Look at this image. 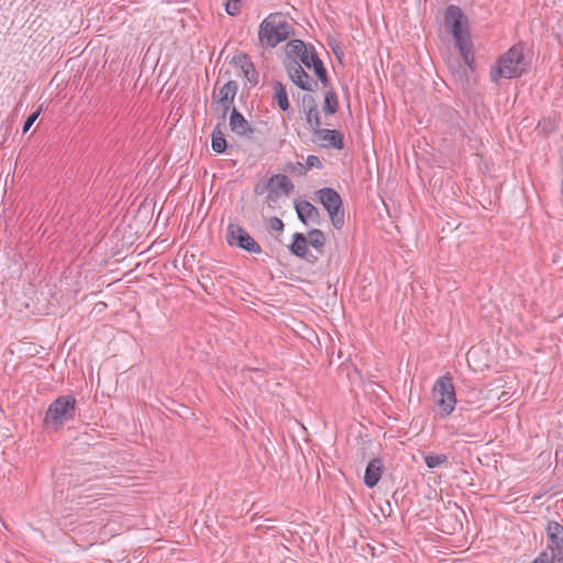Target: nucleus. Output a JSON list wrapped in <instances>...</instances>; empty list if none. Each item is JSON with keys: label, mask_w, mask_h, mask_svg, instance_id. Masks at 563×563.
I'll use <instances>...</instances> for the list:
<instances>
[{"label": "nucleus", "mask_w": 563, "mask_h": 563, "mask_svg": "<svg viewBox=\"0 0 563 563\" xmlns=\"http://www.w3.org/2000/svg\"><path fill=\"white\" fill-rule=\"evenodd\" d=\"M444 23L450 29L455 45L465 64L464 67H466L471 73H474L476 69V64L473 51V42L470 32L463 29V25L467 23V19L462 9L455 4H450L445 9Z\"/></svg>", "instance_id": "nucleus-1"}, {"label": "nucleus", "mask_w": 563, "mask_h": 563, "mask_svg": "<svg viewBox=\"0 0 563 563\" xmlns=\"http://www.w3.org/2000/svg\"><path fill=\"white\" fill-rule=\"evenodd\" d=\"M527 63L521 44L511 46L507 52L501 54L496 64L490 67L489 77L495 85L499 84L501 78L512 79L519 78L528 71Z\"/></svg>", "instance_id": "nucleus-2"}, {"label": "nucleus", "mask_w": 563, "mask_h": 563, "mask_svg": "<svg viewBox=\"0 0 563 563\" xmlns=\"http://www.w3.org/2000/svg\"><path fill=\"white\" fill-rule=\"evenodd\" d=\"M292 33V25L282 12L268 14L258 27V38L269 47L286 41Z\"/></svg>", "instance_id": "nucleus-3"}, {"label": "nucleus", "mask_w": 563, "mask_h": 563, "mask_svg": "<svg viewBox=\"0 0 563 563\" xmlns=\"http://www.w3.org/2000/svg\"><path fill=\"white\" fill-rule=\"evenodd\" d=\"M75 416L76 398L73 395H62L48 406L43 424L58 431L66 422L74 420Z\"/></svg>", "instance_id": "nucleus-4"}, {"label": "nucleus", "mask_w": 563, "mask_h": 563, "mask_svg": "<svg viewBox=\"0 0 563 563\" xmlns=\"http://www.w3.org/2000/svg\"><path fill=\"white\" fill-rule=\"evenodd\" d=\"M316 199L329 214L332 225L341 230L344 225L343 200L339 192L330 187H324L316 191Z\"/></svg>", "instance_id": "nucleus-5"}, {"label": "nucleus", "mask_w": 563, "mask_h": 563, "mask_svg": "<svg viewBox=\"0 0 563 563\" xmlns=\"http://www.w3.org/2000/svg\"><path fill=\"white\" fill-rule=\"evenodd\" d=\"M434 402L440 407L441 416L452 413L456 404L455 388L449 375L439 377L432 388Z\"/></svg>", "instance_id": "nucleus-6"}, {"label": "nucleus", "mask_w": 563, "mask_h": 563, "mask_svg": "<svg viewBox=\"0 0 563 563\" xmlns=\"http://www.w3.org/2000/svg\"><path fill=\"white\" fill-rule=\"evenodd\" d=\"M225 240L230 246L241 249L249 253H254V254L262 253L261 245L240 224L230 223L228 225Z\"/></svg>", "instance_id": "nucleus-7"}, {"label": "nucleus", "mask_w": 563, "mask_h": 563, "mask_svg": "<svg viewBox=\"0 0 563 563\" xmlns=\"http://www.w3.org/2000/svg\"><path fill=\"white\" fill-rule=\"evenodd\" d=\"M289 79L301 90L314 91L318 82L309 76L300 63L295 58L285 59L284 62Z\"/></svg>", "instance_id": "nucleus-8"}, {"label": "nucleus", "mask_w": 563, "mask_h": 563, "mask_svg": "<svg viewBox=\"0 0 563 563\" xmlns=\"http://www.w3.org/2000/svg\"><path fill=\"white\" fill-rule=\"evenodd\" d=\"M239 91V84L235 80H229L219 90L216 113L218 119L224 121L229 112L234 107V99Z\"/></svg>", "instance_id": "nucleus-9"}, {"label": "nucleus", "mask_w": 563, "mask_h": 563, "mask_svg": "<svg viewBox=\"0 0 563 563\" xmlns=\"http://www.w3.org/2000/svg\"><path fill=\"white\" fill-rule=\"evenodd\" d=\"M545 533L548 539L545 550L559 555L563 561V526L555 520H548Z\"/></svg>", "instance_id": "nucleus-10"}, {"label": "nucleus", "mask_w": 563, "mask_h": 563, "mask_svg": "<svg viewBox=\"0 0 563 563\" xmlns=\"http://www.w3.org/2000/svg\"><path fill=\"white\" fill-rule=\"evenodd\" d=\"M308 238L306 234L296 232L291 236V243L288 249L289 252L298 258L305 260L310 264H316L319 257L312 254L308 249Z\"/></svg>", "instance_id": "nucleus-11"}, {"label": "nucleus", "mask_w": 563, "mask_h": 563, "mask_svg": "<svg viewBox=\"0 0 563 563\" xmlns=\"http://www.w3.org/2000/svg\"><path fill=\"white\" fill-rule=\"evenodd\" d=\"M297 217L305 225L321 223V212L308 200L295 201Z\"/></svg>", "instance_id": "nucleus-12"}, {"label": "nucleus", "mask_w": 563, "mask_h": 563, "mask_svg": "<svg viewBox=\"0 0 563 563\" xmlns=\"http://www.w3.org/2000/svg\"><path fill=\"white\" fill-rule=\"evenodd\" d=\"M229 125L231 131L240 136H250L255 131V129L235 107H233L230 113Z\"/></svg>", "instance_id": "nucleus-13"}, {"label": "nucleus", "mask_w": 563, "mask_h": 563, "mask_svg": "<svg viewBox=\"0 0 563 563\" xmlns=\"http://www.w3.org/2000/svg\"><path fill=\"white\" fill-rule=\"evenodd\" d=\"M313 134L317 135L319 140L325 142L322 144L323 147H332L336 150H342L344 147L343 135L338 130L322 129L319 126L314 129Z\"/></svg>", "instance_id": "nucleus-14"}, {"label": "nucleus", "mask_w": 563, "mask_h": 563, "mask_svg": "<svg viewBox=\"0 0 563 563\" xmlns=\"http://www.w3.org/2000/svg\"><path fill=\"white\" fill-rule=\"evenodd\" d=\"M384 464L382 459H373L368 462L364 473V485L368 488L375 487L382 478Z\"/></svg>", "instance_id": "nucleus-15"}, {"label": "nucleus", "mask_w": 563, "mask_h": 563, "mask_svg": "<svg viewBox=\"0 0 563 563\" xmlns=\"http://www.w3.org/2000/svg\"><path fill=\"white\" fill-rule=\"evenodd\" d=\"M310 48H311V64H312L311 68L313 69L314 75L318 77V79L320 80L323 88H327V89L331 88V80L328 77V71L323 65V62L318 56V54L314 49V46L310 45Z\"/></svg>", "instance_id": "nucleus-16"}, {"label": "nucleus", "mask_w": 563, "mask_h": 563, "mask_svg": "<svg viewBox=\"0 0 563 563\" xmlns=\"http://www.w3.org/2000/svg\"><path fill=\"white\" fill-rule=\"evenodd\" d=\"M269 188H276V191L286 196L290 195L294 190V184L284 174H276L268 179Z\"/></svg>", "instance_id": "nucleus-17"}, {"label": "nucleus", "mask_w": 563, "mask_h": 563, "mask_svg": "<svg viewBox=\"0 0 563 563\" xmlns=\"http://www.w3.org/2000/svg\"><path fill=\"white\" fill-rule=\"evenodd\" d=\"M306 238H308V245L313 247L317 253L323 254L327 243V238L323 231L320 229H311L308 231Z\"/></svg>", "instance_id": "nucleus-18"}, {"label": "nucleus", "mask_w": 563, "mask_h": 563, "mask_svg": "<svg viewBox=\"0 0 563 563\" xmlns=\"http://www.w3.org/2000/svg\"><path fill=\"white\" fill-rule=\"evenodd\" d=\"M274 101L278 104L279 109L283 111H287L290 107L287 91L285 86L280 81H275L274 86Z\"/></svg>", "instance_id": "nucleus-19"}, {"label": "nucleus", "mask_w": 563, "mask_h": 563, "mask_svg": "<svg viewBox=\"0 0 563 563\" xmlns=\"http://www.w3.org/2000/svg\"><path fill=\"white\" fill-rule=\"evenodd\" d=\"M309 45H307L302 40H291L286 45V59L295 58L301 56L302 53L307 49Z\"/></svg>", "instance_id": "nucleus-20"}, {"label": "nucleus", "mask_w": 563, "mask_h": 563, "mask_svg": "<svg viewBox=\"0 0 563 563\" xmlns=\"http://www.w3.org/2000/svg\"><path fill=\"white\" fill-rule=\"evenodd\" d=\"M211 147L212 151L218 154L224 153L228 147L227 140L219 125H217L211 133Z\"/></svg>", "instance_id": "nucleus-21"}, {"label": "nucleus", "mask_w": 563, "mask_h": 563, "mask_svg": "<svg viewBox=\"0 0 563 563\" xmlns=\"http://www.w3.org/2000/svg\"><path fill=\"white\" fill-rule=\"evenodd\" d=\"M339 108V100L336 92L330 88L325 95H324V101H323V111L327 114H334L336 113Z\"/></svg>", "instance_id": "nucleus-22"}, {"label": "nucleus", "mask_w": 563, "mask_h": 563, "mask_svg": "<svg viewBox=\"0 0 563 563\" xmlns=\"http://www.w3.org/2000/svg\"><path fill=\"white\" fill-rule=\"evenodd\" d=\"M297 165L299 166L300 174H306L309 169L312 168L320 169L323 167L321 159L316 155H309L306 159V164L298 162Z\"/></svg>", "instance_id": "nucleus-23"}, {"label": "nucleus", "mask_w": 563, "mask_h": 563, "mask_svg": "<svg viewBox=\"0 0 563 563\" xmlns=\"http://www.w3.org/2000/svg\"><path fill=\"white\" fill-rule=\"evenodd\" d=\"M531 563H563V561L559 558V555L548 551L542 550Z\"/></svg>", "instance_id": "nucleus-24"}, {"label": "nucleus", "mask_w": 563, "mask_h": 563, "mask_svg": "<svg viewBox=\"0 0 563 563\" xmlns=\"http://www.w3.org/2000/svg\"><path fill=\"white\" fill-rule=\"evenodd\" d=\"M448 462L445 454H427L424 455V463L428 468H435Z\"/></svg>", "instance_id": "nucleus-25"}, {"label": "nucleus", "mask_w": 563, "mask_h": 563, "mask_svg": "<svg viewBox=\"0 0 563 563\" xmlns=\"http://www.w3.org/2000/svg\"><path fill=\"white\" fill-rule=\"evenodd\" d=\"M242 71L245 78L253 85H257L258 82V74L255 69L254 64L250 60L246 65H242Z\"/></svg>", "instance_id": "nucleus-26"}, {"label": "nucleus", "mask_w": 563, "mask_h": 563, "mask_svg": "<svg viewBox=\"0 0 563 563\" xmlns=\"http://www.w3.org/2000/svg\"><path fill=\"white\" fill-rule=\"evenodd\" d=\"M303 112L306 114L307 123L311 126L312 131H314L316 128L321 126L322 122H321L320 113L318 111V107L311 111L306 110Z\"/></svg>", "instance_id": "nucleus-27"}, {"label": "nucleus", "mask_w": 563, "mask_h": 563, "mask_svg": "<svg viewBox=\"0 0 563 563\" xmlns=\"http://www.w3.org/2000/svg\"><path fill=\"white\" fill-rule=\"evenodd\" d=\"M470 73L471 71L466 67L460 66L456 70V73L454 74L456 80L460 82V85L463 89L468 88Z\"/></svg>", "instance_id": "nucleus-28"}, {"label": "nucleus", "mask_w": 563, "mask_h": 563, "mask_svg": "<svg viewBox=\"0 0 563 563\" xmlns=\"http://www.w3.org/2000/svg\"><path fill=\"white\" fill-rule=\"evenodd\" d=\"M225 12L231 16L240 14L242 9V0H225Z\"/></svg>", "instance_id": "nucleus-29"}, {"label": "nucleus", "mask_w": 563, "mask_h": 563, "mask_svg": "<svg viewBox=\"0 0 563 563\" xmlns=\"http://www.w3.org/2000/svg\"><path fill=\"white\" fill-rule=\"evenodd\" d=\"M43 111V104H41L36 111H34L32 114H30L27 117V119L24 121V124H23V128H22V133L25 134L30 129L31 126L34 124V122L37 120V118L40 117V114L42 113Z\"/></svg>", "instance_id": "nucleus-30"}, {"label": "nucleus", "mask_w": 563, "mask_h": 563, "mask_svg": "<svg viewBox=\"0 0 563 563\" xmlns=\"http://www.w3.org/2000/svg\"><path fill=\"white\" fill-rule=\"evenodd\" d=\"M301 106H302V110L306 111V110H313L314 108H317V102H316V99L313 96L311 95H303L302 96V99H301Z\"/></svg>", "instance_id": "nucleus-31"}, {"label": "nucleus", "mask_w": 563, "mask_h": 563, "mask_svg": "<svg viewBox=\"0 0 563 563\" xmlns=\"http://www.w3.org/2000/svg\"><path fill=\"white\" fill-rule=\"evenodd\" d=\"M284 227H285L284 222L279 218L272 217L268 219V230L269 231L283 232Z\"/></svg>", "instance_id": "nucleus-32"}, {"label": "nucleus", "mask_w": 563, "mask_h": 563, "mask_svg": "<svg viewBox=\"0 0 563 563\" xmlns=\"http://www.w3.org/2000/svg\"><path fill=\"white\" fill-rule=\"evenodd\" d=\"M298 58L300 59L301 64H303L307 68H311L312 64H311V48H310V45L307 47L305 53H302V55L299 56Z\"/></svg>", "instance_id": "nucleus-33"}, {"label": "nucleus", "mask_w": 563, "mask_h": 563, "mask_svg": "<svg viewBox=\"0 0 563 563\" xmlns=\"http://www.w3.org/2000/svg\"><path fill=\"white\" fill-rule=\"evenodd\" d=\"M250 62V58L246 54H238L232 58V63L239 65L242 68V65H246Z\"/></svg>", "instance_id": "nucleus-34"}, {"label": "nucleus", "mask_w": 563, "mask_h": 563, "mask_svg": "<svg viewBox=\"0 0 563 563\" xmlns=\"http://www.w3.org/2000/svg\"><path fill=\"white\" fill-rule=\"evenodd\" d=\"M268 189H269L268 181L266 184L257 183L254 187V194L256 196H262Z\"/></svg>", "instance_id": "nucleus-35"}, {"label": "nucleus", "mask_w": 563, "mask_h": 563, "mask_svg": "<svg viewBox=\"0 0 563 563\" xmlns=\"http://www.w3.org/2000/svg\"><path fill=\"white\" fill-rule=\"evenodd\" d=\"M280 197V192L276 191V188H269L267 195L268 202H276Z\"/></svg>", "instance_id": "nucleus-36"}, {"label": "nucleus", "mask_w": 563, "mask_h": 563, "mask_svg": "<svg viewBox=\"0 0 563 563\" xmlns=\"http://www.w3.org/2000/svg\"><path fill=\"white\" fill-rule=\"evenodd\" d=\"M292 169H298L299 170V166L296 164V166H294Z\"/></svg>", "instance_id": "nucleus-37"}, {"label": "nucleus", "mask_w": 563, "mask_h": 563, "mask_svg": "<svg viewBox=\"0 0 563 563\" xmlns=\"http://www.w3.org/2000/svg\"><path fill=\"white\" fill-rule=\"evenodd\" d=\"M561 192H562V195H563V181H562V188H561Z\"/></svg>", "instance_id": "nucleus-38"}]
</instances>
